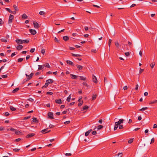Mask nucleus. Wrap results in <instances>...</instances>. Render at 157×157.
Masks as SVG:
<instances>
[{
    "label": "nucleus",
    "instance_id": "nucleus-48",
    "mask_svg": "<svg viewBox=\"0 0 157 157\" xmlns=\"http://www.w3.org/2000/svg\"><path fill=\"white\" fill-rule=\"evenodd\" d=\"M20 150L19 149H18L17 148H14L13 149V151L15 152L19 151H20Z\"/></svg>",
    "mask_w": 157,
    "mask_h": 157
},
{
    "label": "nucleus",
    "instance_id": "nucleus-19",
    "mask_svg": "<svg viewBox=\"0 0 157 157\" xmlns=\"http://www.w3.org/2000/svg\"><path fill=\"white\" fill-rule=\"evenodd\" d=\"M44 67H47V68H50V67L48 63H46L45 64H44Z\"/></svg>",
    "mask_w": 157,
    "mask_h": 157
},
{
    "label": "nucleus",
    "instance_id": "nucleus-10",
    "mask_svg": "<svg viewBox=\"0 0 157 157\" xmlns=\"http://www.w3.org/2000/svg\"><path fill=\"white\" fill-rule=\"evenodd\" d=\"M156 103H157V100H155L153 101H150L149 102V105H152L156 104Z\"/></svg>",
    "mask_w": 157,
    "mask_h": 157
},
{
    "label": "nucleus",
    "instance_id": "nucleus-56",
    "mask_svg": "<svg viewBox=\"0 0 157 157\" xmlns=\"http://www.w3.org/2000/svg\"><path fill=\"white\" fill-rule=\"evenodd\" d=\"M53 94V93L52 92H47L46 93V94H49L50 95H52Z\"/></svg>",
    "mask_w": 157,
    "mask_h": 157
},
{
    "label": "nucleus",
    "instance_id": "nucleus-23",
    "mask_svg": "<svg viewBox=\"0 0 157 157\" xmlns=\"http://www.w3.org/2000/svg\"><path fill=\"white\" fill-rule=\"evenodd\" d=\"M10 109L12 111H15L16 109V108L12 106H10Z\"/></svg>",
    "mask_w": 157,
    "mask_h": 157
},
{
    "label": "nucleus",
    "instance_id": "nucleus-58",
    "mask_svg": "<svg viewBox=\"0 0 157 157\" xmlns=\"http://www.w3.org/2000/svg\"><path fill=\"white\" fill-rule=\"evenodd\" d=\"M83 103V101H82V102H79V103L78 104V106H81L82 105Z\"/></svg>",
    "mask_w": 157,
    "mask_h": 157
},
{
    "label": "nucleus",
    "instance_id": "nucleus-34",
    "mask_svg": "<svg viewBox=\"0 0 157 157\" xmlns=\"http://www.w3.org/2000/svg\"><path fill=\"white\" fill-rule=\"evenodd\" d=\"M148 109L147 107H143L142 108V109H140L139 110V111H144L145 110L147 109Z\"/></svg>",
    "mask_w": 157,
    "mask_h": 157
},
{
    "label": "nucleus",
    "instance_id": "nucleus-40",
    "mask_svg": "<svg viewBox=\"0 0 157 157\" xmlns=\"http://www.w3.org/2000/svg\"><path fill=\"white\" fill-rule=\"evenodd\" d=\"M45 14V12L43 11H40L39 12V14L40 15H44Z\"/></svg>",
    "mask_w": 157,
    "mask_h": 157
},
{
    "label": "nucleus",
    "instance_id": "nucleus-8",
    "mask_svg": "<svg viewBox=\"0 0 157 157\" xmlns=\"http://www.w3.org/2000/svg\"><path fill=\"white\" fill-rule=\"evenodd\" d=\"M35 135V134L34 133H30L28 134L26 136L27 138H29Z\"/></svg>",
    "mask_w": 157,
    "mask_h": 157
},
{
    "label": "nucleus",
    "instance_id": "nucleus-3",
    "mask_svg": "<svg viewBox=\"0 0 157 157\" xmlns=\"http://www.w3.org/2000/svg\"><path fill=\"white\" fill-rule=\"evenodd\" d=\"M48 118L50 119H53V113L52 112H49L48 113Z\"/></svg>",
    "mask_w": 157,
    "mask_h": 157
},
{
    "label": "nucleus",
    "instance_id": "nucleus-64",
    "mask_svg": "<svg viewBox=\"0 0 157 157\" xmlns=\"http://www.w3.org/2000/svg\"><path fill=\"white\" fill-rule=\"evenodd\" d=\"M144 69H142L140 68V71H139L140 73V74L141 73H142L144 71Z\"/></svg>",
    "mask_w": 157,
    "mask_h": 157
},
{
    "label": "nucleus",
    "instance_id": "nucleus-11",
    "mask_svg": "<svg viewBox=\"0 0 157 157\" xmlns=\"http://www.w3.org/2000/svg\"><path fill=\"white\" fill-rule=\"evenodd\" d=\"M66 62L68 64H69L71 65H72L73 66H74V63L72 61L69 60H67L66 61Z\"/></svg>",
    "mask_w": 157,
    "mask_h": 157
},
{
    "label": "nucleus",
    "instance_id": "nucleus-4",
    "mask_svg": "<svg viewBox=\"0 0 157 157\" xmlns=\"http://www.w3.org/2000/svg\"><path fill=\"white\" fill-rule=\"evenodd\" d=\"M33 23L34 26L35 28L38 29L39 28L40 25L36 21H34Z\"/></svg>",
    "mask_w": 157,
    "mask_h": 157
},
{
    "label": "nucleus",
    "instance_id": "nucleus-43",
    "mask_svg": "<svg viewBox=\"0 0 157 157\" xmlns=\"http://www.w3.org/2000/svg\"><path fill=\"white\" fill-rule=\"evenodd\" d=\"M5 9L7 11H8L10 13H11L12 12V11L9 8H6Z\"/></svg>",
    "mask_w": 157,
    "mask_h": 157
},
{
    "label": "nucleus",
    "instance_id": "nucleus-2",
    "mask_svg": "<svg viewBox=\"0 0 157 157\" xmlns=\"http://www.w3.org/2000/svg\"><path fill=\"white\" fill-rule=\"evenodd\" d=\"M34 74L33 73H31L29 75H27L26 74H25L26 76L27 77V79L26 80V81L29 80L30 79L32 78Z\"/></svg>",
    "mask_w": 157,
    "mask_h": 157
},
{
    "label": "nucleus",
    "instance_id": "nucleus-61",
    "mask_svg": "<svg viewBox=\"0 0 157 157\" xmlns=\"http://www.w3.org/2000/svg\"><path fill=\"white\" fill-rule=\"evenodd\" d=\"M96 133L97 132L95 131H94L92 132V134L93 135H95L96 134Z\"/></svg>",
    "mask_w": 157,
    "mask_h": 157
},
{
    "label": "nucleus",
    "instance_id": "nucleus-1",
    "mask_svg": "<svg viewBox=\"0 0 157 157\" xmlns=\"http://www.w3.org/2000/svg\"><path fill=\"white\" fill-rule=\"evenodd\" d=\"M14 18V16L13 15L10 14L9 17V20L8 21V23L9 24H11L12 22V21Z\"/></svg>",
    "mask_w": 157,
    "mask_h": 157
},
{
    "label": "nucleus",
    "instance_id": "nucleus-38",
    "mask_svg": "<svg viewBox=\"0 0 157 157\" xmlns=\"http://www.w3.org/2000/svg\"><path fill=\"white\" fill-rule=\"evenodd\" d=\"M23 60V58H19L17 59V62H22Z\"/></svg>",
    "mask_w": 157,
    "mask_h": 157
},
{
    "label": "nucleus",
    "instance_id": "nucleus-22",
    "mask_svg": "<svg viewBox=\"0 0 157 157\" xmlns=\"http://www.w3.org/2000/svg\"><path fill=\"white\" fill-rule=\"evenodd\" d=\"M103 128V126L102 125H99L97 127V129L98 130H100L101 129Z\"/></svg>",
    "mask_w": 157,
    "mask_h": 157
},
{
    "label": "nucleus",
    "instance_id": "nucleus-63",
    "mask_svg": "<svg viewBox=\"0 0 157 157\" xmlns=\"http://www.w3.org/2000/svg\"><path fill=\"white\" fill-rule=\"evenodd\" d=\"M54 40L56 42H59V40L56 37H55Z\"/></svg>",
    "mask_w": 157,
    "mask_h": 157
},
{
    "label": "nucleus",
    "instance_id": "nucleus-46",
    "mask_svg": "<svg viewBox=\"0 0 157 157\" xmlns=\"http://www.w3.org/2000/svg\"><path fill=\"white\" fill-rule=\"evenodd\" d=\"M119 122H120V123L121 124L123 123L124 122V120L123 119H120L119 120Z\"/></svg>",
    "mask_w": 157,
    "mask_h": 157
},
{
    "label": "nucleus",
    "instance_id": "nucleus-57",
    "mask_svg": "<svg viewBox=\"0 0 157 157\" xmlns=\"http://www.w3.org/2000/svg\"><path fill=\"white\" fill-rule=\"evenodd\" d=\"M10 115V114L8 112H6L5 113V115L6 116H9Z\"/></svg>",
    "mask_w": 157,
    "mask_h": 157
},
{
    "label": "nucleus",
    "instance_id": "nucleus-47",
    "mask_svg": "<svg viewBox=\"0 0 157 157\" xmlns=\"http://www.w3.org/2000/svg\"><path fill=\"white\" fill-rule=\"evenodd\" d=\"M118 125H117V124H115V125L114 126V130H117V128L118 127Z\"/></svg>",
    "mask_w": 157,
    "mask_h": 157
},
{
    "label": "nucleus",
    "instance_id": "nucleus-51",
    "mask_svg": "<svg viewBox=\"0 0 157 157\" xmlns=\"http://www.w3.org/2000/svg\"><path fill=\"white\" fill-rule=\"evenodd\" d=\"M90 133L89 132L87 131V132H85V136H88L89 134Z\"/></svg>",
    "mask_w": 157,
    "mask_h": 157
},
{
    "label": "nucleus",
    "instance_id": "nucleus-42",
    "mask_svg": "<svg viewBox=\"0 0 157 157\" xmlns=\"http://www.w3.org/2000/svg\"><path fill=\"white\" fill-rule=\"evenodd\" d=\"M115 45L117 47H118L119 46V44L118 43V42H115Z\"/></svg>",
    "mask_w": 157,
    "mask_h": 157
},
{
    "label": "nucleus",
    "instance_id": "nucleus-44",
    "mask_svg": "<svg viewBox=\"0 0 157 157\" xmlns=\"http://www.w3.org/2000/svg\"><path fill=\"white\" fill-rule=\"evenodd\" d=\"M45 52V49H42L41 50V53L43 55H44Z\"/></svg>",
    "mask_w": 157,
    "mask_h": 157
},
{
    "label": "nucleus",
    "instance_id": "nucleus-59",
    "mask_svg": "<svg viewBox=\"0 0 157 157\" xmlns=\"http://www.w3.org/2000/svg\"><path fill=\"white\" fill-rule=\"evenodd\" d=\"M49 127L50 128H52L54 127V126L52 124H50Z\"/></svg>",
    "mask_w": 157,
    "mask_h": 157
},
{
    "label": "nucleus",
    "instance_id": "nucleus-31",
    "mask_svg": "<svg viewBox=\"0 0 157 157\" xmlns=\"http://www.w3.org/2000/svg\"><path fill=\"white\" fill-rule=\"evenodd\" d=\"M22 41L23 43H28L29 42V41L28 40H23Z\"/></svg>",
    "mask_w": 157,
    "mask_h": 157
},
{
    "label": "nucleus",
    "instance_id": "nucleus-15",
    "mask_svg": "<svg viewBox=\"0 0 157 157\" xmlns=\"http://www.w3.org/2000/svg\"><path fill=\"white\" fill-rule=\"evenodd\" d=\"M46 82L48 83H52L53 82V80L51 79H48L46 81Z\"/></svg>",
    "mask_w": 157,
    "mask_h": 157
},
{
    "label": "nucleus",
    "instance_id": "nucleus-60",
    "mask_svg": "<svg viewBox=\"0 0 157 157\" xmlns=\"http://www.w3.org/2000/svg\"><path fill=\"white\" fill-rule=\"evenodd\" d=\"M120 124H121L120 123V122H119V121H118L117 122H116L115 123V124H117V125H118V126L120 125Z\"/></svg>",
    "mask_w": 157,
    "mask_h": 157
},
{
    "label": "nucleus",
    "instance_id": "nucleus-55",
    "mask_svg": "<svg viewBox=\"0 0 157 157\" xmlns=\"http://www.w3.org/2000/svg\"><path fill=\"white\" fill-rule=\"evenodd\" d=\"M118 155L119 157H122L123 155L122 153H119Z\"/></svg>",
    "mask_w": 157,
    "mask_h": 157
},
{
    "label": "nucleus",
    "instance_id": "nucleus-45",
    "mask_svg": "<svg viewBox=\"0 0 157 157\" xmlns=\"http://www.w3.org/2000/svg\"><path fill=\"white\" fill-rule=\"evenodd\" d=\"M1 40L2 41L4 42H6L7 41V40L6 39H3V38H2V39H1Z\"/></svg>",
    "mask_w": 157,
    "mask_h": 157
},
{
    "label": "nucleus",
    "instance_id": "nucleus-14",
    "mask_svg": "<svg viewBox=\"0 0 157 157\" xmlns=\"http://www.w3.org/2000/svg\"><path fill=\"white\" fill-rule=\"evenodd\" d=\"M71 78L73 79H76L78 77V76L71 74L70 75Z\"/></svg>",
    "mask_w": 157,
    "mask_h": 157
},
{
    "label": "nucleus",
    "instance_id": "nucleus-37",
    "mask_svg": "<svg viewBox=\"0 0 157 157\" xmlns=\"http://www.w3.org/2000/svg\"><path fill=\"white\" fill-rule=\"evenodd\" d=\"M155 141V139L154 138H153L151 139V142L150 143V144H151L152 143H153Z\"/></svg>",
    "mask_w": 157,
    "mask_h": 157
},
{
    "label": "nucleus",
    "instance_id": "nucleus-62",
    "mask_svg": "<svg viewBox=\"0 0 157 157\" xmlns=\"http://www.w3.org/2000/svg\"><path fill=\"white\" fill-rule=\"evenodd\" d=\"M2 77L3 78H6L7 77V75H2Z\"/></svg>",
    "mask_w": 157,
    "mask_h": 157
},
{
    "label": "nucleus",
    "instance_id": "nucleus-18",
    "mask_svg": "<svg viewBox=\"0 0 157 157\" xmlns=\"http://www.w3.org/2000/svg\"><path fill=\"white\" fill-rule=\"evenodd\" d=\"M63 40L65 41H67L69 39V37L67 36H64L63 37Z\"/></svg>",
    "mask_w": 157,
    "mask_h": 157
},
{
    "label": "nucleus",
    "instance_id": "nucleus-35",
    "mask_svg": "<svg viewBox=\"0 0 157 157\" xmlns=\"http://www.w3.org/2000/svg\"><path fill=\"white\" fill-rule=\"evenodd\" d=\"M89 108V107L87 105H85L83 107V110H85L86 109H87Z\"/></svg>",
    "mask_w": 157,
    "mask_h": 157
},
{
    "label": "nucleus",
    "instance_id": "nucleus-26",
    "mask_svg": "<svg viewBox=\"0 0 157 157\" xmlns=\"http://www.w3.org/2000/svg\"><path fill=\"white\" fill-rule=\"evenodd\" d=\"M97 97V95L96 94H93L92 96V100H95Z\"/></svg>",
    "mask_w": 157,
    "mask_h": 157
},
{
    "label": "nucleus",
    "instance_id": "nucleus-25",
    "mask_svg": "<svg viewBox=\"0 0 157 157\" xmlns=\"http://www.w3.org/2000/svg\"><path fill=\"white\" fill-rule=\"evenodd\" d=\"M71 54H72V56H75V57H78V56H81V55H80L79 54H74L73 53H72Z\"/></svg>",
    "mask_w": 157,
    "mask_h": 157
},
{
    "label": "nucleus",
    "instance_id": "nucleus-33",
    "mask_svg": "<svg viewBox=\"0 0 157 157\" xmlns=\"http://www.w3.org/2000/svg\"><path fill=\"white\" fill-rule=\"evenodd\" d=\"M155 62H153L152 63H151V64H150V66H151V68H153V67H154L155 65Z\"/></svg>",
    "mask_w": 157,
    "mask_h": 157
},
{
    "label": "nucleus",
    "instance_id": "nucleus-13",
    "mask_svg": "<svg viewBox=\"0 0 157 157\" xmlns=\"http://www.w3.org/2000/svg\"><path fill=\"white\" fill-rule=\"evenodd\" d=\"M23 48V46L21 45H19L17 46V47L16 48L17 50H20L22 49Z\"/></svg>",
    "mask_w": 157,
    "mask_h": 157
},
{
    "label": "nucleus",
    "instance_id": "nucleus-52",
    "mask_svg": "<svg viewBox=\"0 0 157 157\" xmlns=\"http://www.w3.org/2000/svg\"><path fill=\"white\" fill-rule=\"evenodd\" d=\"M119 126V129H122L123 128V126L122 125H120Z\"/></svg>",
    "mask_w": 157,
    "mask_h": 157
},
{
    "label": "nucleus",
    "instance_id": "nucleus-36",
    "mask_svg": "<svg viewBox=\"0 0 157 157\" xmlns=\"http://www.w3.org/2000/svg\"><path fill=\"white\" fill-rule=\"evenodd\" d=\"M133 139H131L128 140V142L129 144H131L133 142Z\"/></svg>",
    "mask_w": 157,
    "mask_h": 157
},
{
    "label": "nucleus",
    "instance_id": "nucleus-5",
    "mask_svg": "<svg viewBox=\"0 0 157 157\" xmlns=\"http://www.w3.org/2000/svg\"><path fill=\"white\" fill-rule=\"evenodd\" d=\"M76 66L79 70L80 71H81L82 70V69L83 68V67L82 66L80 65L77 64L76 65Z\"/></svg>",
    "mask_w": 157,
    "mask_h": 157
},
{
    "label": "nucleus",
    "instance_id": "nucleus-29",
    "mask_svg": "<svg viewBox=\"0 0 157 157\" xmlns=\"http://www.w3.org/2000/svg\"><path fill=\"white\" fill-rule=\"evenodd\" d=\"M13 8L15 10H16V11H18V8L16 5H14L13 6Z\"/></svg>",
    "mask_w": 157,
    "mask_h": 157
},
{
    "label": "nucleus",
    "instance_id": "nucleus-53",
    "mask_svg": "<svg viewBox=\"0 0 157 157\" xmlns=\"http://www.w3.org/2000/svg\"><path fill=\"white\" fill-rule=\"evenodd\" d=\"M65 155L67 156H70L71 155V153H66L65 154Z\"/></svg>",
    "mask_w": 157,
    "mask_h": 157
},
{
    "label": "nucleus",
    "instance_id": "nucleus-30",
    "mask_svg": "<svg viewBox=\"0 0 157 157\" xmlns=\"http://www.w3.org/2000/svg\"><path fill=\"white\" fill-rule=\"evenodd\" d=\"M21 133V132L18 130H16L15 132V133L17 135H19Z\"/></svg>",
    "mask_w": 157,
    "mask_h": 157
},
{
    "label": "nucleus",
    "instance_id": "nucleus-24",
    "mask_svg": "<svg viewBox=\"0 0 157 157\" xmlns=\"http://www.w3.org/2000/svg\"><path fill=\"white\" fill-rule=\"evenodd\" d=\"M38 69L39 70H41L44 68V65H39Z\"/></svg>",
    "mask_w": 157,
    "mask_h": 157
},
{
    "label": "nucleus",
    "instance_id": "nucleus-41",
    "mask_svg": "<svg viewBox=\"0 0 157 157\" xmlns=\"http://www.w3.org/2000/svg\"><path fill=\"white\" fill-rule=\"evenodd\" d=\"M82 84L85 86H86L87 87H88L89 86V85L87 84V83L86 82H83Z\"/></svg>",
    "mask_w": 157,
    "mask_h": 157
},
{
    "label": "nucleus",
    "instance_id": "nucleus-12",
    "mask_svg": "<svg viewBox=\"0 0 157 157\" xmlns=\"http://www.w3.org/2000/svg\"><path fill=\"white\" fill-rule=\"evenodd\" d=\"M16 42L18 44H22L23 43V41L21 39H18L16 40Z\"/></svg>",
    "mask_w": 157,
    "mask_h": 157
},
{
    "label": "nucleus",
    "instance_id": "nucleus-50",
    "mask_svg": "<svg viewBox=\"0 0 157 157\" xmlns=\"http://www.w3.org/2000/svg\"><path fill=\"white\" fill-rule=\"evenodd\" d=\"M125 56H129L130 55L129 52H125Z\"/></svg>",
    "mask_w": 157,
    "mask_h": 157
},
{
    "label": "nucleus",
    "instance_id": "nucleus-6",
    "mask_svg": "<svg viewBox=\"0 0 157 157\" xmlns=\"http://www.w3.org/2000/svg\"><path fill=\"white\" fill-rule=\"evenodd\" d=\"M29 32L32 35H35L36 34V32L35 29H30Z\"/></svg>",
    "mask_w": 157,
    "mask_h": 157
},
{
    "label": "nucleus",
    "instance_id": "nucleus-7",
    "mask_svg": "<svg viewBox=\"0 0 157 157\" xmlns=\"http://www.w3.org/2000/svg\"><path fill=\"white\" fill-rule=\"evenodd\" d=\"M92 80L93 82L95 83H97V78L94 75H92Z\"/></svg>",
    "mask_w": 157,
    "mask_h": 157
},
{
    "label": "nucleus",
    "instance_id": "nucleus-21",
    "mask_svg": "<svg viewBox=\"0 0 157 157\" xmlns=\"http://www.w3.org/2000/svg\"><path fill=\"white\" fill-rule=\"evenodd\" d=\"M80 78V80H81L85 81L86 79V78L85 77L80 76H79Z\"/></svg>",
    "mask_w": 157,
    "mask_h": 157
},
{
    "label": "nucleus",
    "instance_id": "nucleus-28",
    "mask_svg": "<svg viewBox=\"0 0 157 157\" xmlns=\"http://www.w3.org/2000/svg\"><path fill=\"white\" fill-rule=\"evenodd\" d=\"M48 82H46L45 84V85L44 86H42V88H46L47 87L48 85Z\"/></svg>",
    "mask_w": 157,
    "mask_h": 157
},
{
    "label": "nucleus",
    "instance_id": "nucleus-16",
    "mask_svg": "<svg viewBox=\"0 0 157 157\" xmlns=\"http://www.w3.org/2000/svg\"><path fill=\"white\" fill-rule=\"evenodd\" d=\"M55 101L58 104H62V101L60 99L56 100Z\"/></svg>",
    "mask_w": 157,
    "mask_h": 157
},
{
    "label": "nucleus",
    "instance_id": "nucleus-39",
    "mask_svg": "<svg viewBox=\"0 0 157 157\" xmlns=\"http://www.w3.org/2000/svg\"><path fill=\"white\" fill-rule=\"evenodd\" d=\"M112 41V40L111 39H109V43H108V45L109 47V48H110V46L111 43Z\"/></svg>",
    "mask_w": 157,
    "mask_h": 157
},
{
    "label": "nucleus",
    "instance_id": "nucleus-27",
    "mask_svg": "<svg viewBox=\"0 0 157 157\" xmlns=\"http://www.w3.org/2000/svg\"><path fill=\"white\" fill-rule=\"evenodd\" d=\"M33 121H32L33 122H38V121L37 120V118L36 117H33Z\"/></svg>",
    "mask_w": 157,
    "mask_h": 157
},
{
    "label": "nucleus",
    "instance_id": "nucleus-54",
    "mask_svg": "<svg viewBox=\"0 0 157 157\" xmlns=\"http://www.w3.org/2000/svg\"><path fill=\"white\" fill-rule=\"evenodd\" d=\"M35 49L34 48H31L30 50V52L31 53H33L34 52Z\"/></svg>",
    "mask_w": 157,
    "mask_h": 157
},
{
    "label": "nucleus",
    "instance_id": "nucleus-49",
    "mask_svg": "<svg viewBox=\"0 0 157 157\" xmlns=\"http://www.w3.org/2000/svg\"><path fill=\"white\" fill-rule=\"evenodd\" d=\"M70 123V121H67L64 122V124H69Z\"/></svg>",
    "mask_w": 157,
    "mask_h": 157
},
{
    "label": "nucleus",
    "instance_id": "nucleus-20",
    "mask_svg": "<svg viewBox=\"0 0 157 157\" xmlns=\"http://www.w3.org/2000/svg\"><path fill=\"white\" fill-rule=\"evenodd\" d=\"M19 90V87H17L16 88L14 89L12 91L13 93H15L17 91Z\"/></svg>",
    "mask_w": 157,
    "mask_h": 157
},
{
    "label": "nucleus",
    "instance_id": "nucleus-9",
    "mask_svg": "<svg viewBox=\"0 0 157 157\" xmlns=\"http://www.w3.org/2000/svg\"><path fill=\"white\" fill-rule=\"evenodd\" d=\"M48 128H46V129H44L43 130H42L41 131V132L42 133H45L47 132H50L51 130H49V131H48Z\"/></svg>",
    "mask_w": 157,
    "mask_h": 157
},
{
    "label": "nucleus",
    "instance_id": "nucleus-17",
    "mask_svg": "<svg viewBox=\"0 0 157 157\" xmlns=\"http://www.w3.org/2000/svg\"><path fill=\"white\" fill-rule=\"evenodd\" d=\"M22 18L23 19H27L28 18V16L25 13H24L22 15Z\"/></svg>",
    "mask_w": 157,
    "mask_h": 157
},
{
    "label": "nucleus",
    "instance_id": "nucleus-32",
    "mask_svg": "<svg viewBox=\"0 0 157 157\" xmlns=\"http://www.w3.org/2000/svg\"><path fill=\"white\" fill-rule=\"evenodd\" d=\"M71 94H70L69 96L67 97V101L68 102H69L71 100Z\"/></svg>",
    "mask_w": 157,
    "mask_h": 157
}]
</instances>
